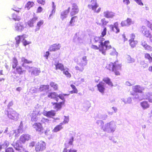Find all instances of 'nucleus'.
Masks as SVG:
<instances>
[{"instance_id":"50","label":"nucleus","mask_w":152,"mask_h":152,"mask_svg":"<svg viewBox=\"0 0 152 152\" xmlns=\"http://www.w3.org/2000/svg\"><path fill=\"white\" fill-rule=\"evenodd\" d=\"M49 120L47 118H43L41 120V122L42 123L46 124V123H48Z\"/></svg>"},{"instance_id":"57","label":"nucleus","mask_w":152,"mask_h":152,"mask_svg":"<svg viewBox=\"0 0 152 152\" xmlns=\"http://www.w3.org/2000/svg\"><path fill=\"white\" fill-rule=\"evenodd\" d=\"M23 45L25 46L29 44L30 43V42L27 41L26 40L23 39Z\"/></svg>"},{"instance_id":"53","label":"nucleus","mask_w":152,"mask_h":152,"mask_svg":"<svg viewBox=\"0 0 152 152\" xmlns=\"http://www.w3.org/2000/svg\"><path fill=\"white\" fill-rule=\"evenodd\" d=\"M56 12V9H55V7H53V8L51 11V13L50 14V15H49V17H50L52 15H54Z\"/></svg>"},{"instance_id":"61","label":"nucleus","mask_w":152,"mask_h":152,"mask_svg":"<svg viewBox=\"0 0 152 152\" xmlns=\"http://www.w3.org/2000/svg\"><path fill=\"white\" fill-rule=\"evenodd\" d=\"M73 141V137H72L71 138L70 140L69 141V144L70 145H72V143Z\"/></svg>"},{"instance_id":"13","label":"nucleus","mask_w":152,"mask_h":152,"mask_svg":"<svg viewBox=\"0 0 152 152\" xmlns=\"http://www.w3.org/2000/svg\"><path fill=\"white\" fill-rule=\"evenodd\" d=\"M141 31L142 34L146 37H148L151 35L149 31L144 26L142 27Z\"/></svg>"},{"instance_id":"17","label":"nucleus","mask_w":152,"mask_h":152,"mask_svg":"<svg viewBox=\"0 0 152 152\" xmlns=\"http://www.w3.org/2000/svg\"><path fill=\"white\" fill-rule=\"evenodd\" d=\"M8 116L10 118L14 119L18 116V114L14 111H12L8 113Z\"/></svg>"},{"instance_id":"25","label":"nucleus","mask_w":152,"mask_h":152,"mask_svg":"<svg viewBox=\"0 0 152 152\" xmlns=\"http://www.w3.org/2000/svg\"><path fill=\"white\" fill-rule=\"evenodd\" d=\"M56 70H60L61 71H64L65 68L63 64L61 63H57L55 65Z\"/></svg>"},{"instance_id":"62","label":"nucleus","mask_w":152,"mask_h":152,"mask_svg":"<svg viewBox=\"0 0 152 152\" xmlns=\"http://www.w3.org/2000/svg\"><path fill=\"white\" fill-rule=\"evenodd\" d=\"M21 148V147L20 146H18L17 147H15V149L18 151H20V148Z\"/></svg>"},{"instance_id":"37","label":"nucleus","mask_w":152,"mask_h":152,"mask_svg":"<svg viewBox=\"0 0 152 152\" xmlns=\"http://www.w3.org/2000/svg\"><path fill=\"white\" fill-rule=\"evenodd\" d=\"M50 86L52 87L54 90H57L58 88V85L55 83L51 82L50 83Z\"/></svg>"},{"instance_id":"58","label":"nucleus","mask_w":152,"mask_h":152,"mask_svg":"<svg viewBox=\"0 0 152 152\" xmlns=\"http://www.w3.org/2000/svg\"><path fill=\"white\" fill-rule=\"evenodd\" d=\"M49 55V53L48 51H47L46 52L45 55H44V56L46 58L48 59V56Z\"/></svg>"},{"instance_id":"19","label":"nucleus","mask_w":152,"mask_h":152,"mask_svg":"<svg viewBox=\"0 0 152 152\" xmlns=\"http://www.w3.org/2000/svg\"><path fill=\"white\" fill-rule=\"evenodd\" d=\"M11 64L13 69H15V68L18 66V61L17 58L16 57H14L13 58Z\"/></svg>"},{"instance_id":"63","label":"nucleus","mask_w":152,"mask_h":152,"mask_svg":"<svg viewBox=\"0 0 152 152\" xmlns=\"http://www.w3.org/2000/svg\"><path fill=\"white\" fill-rule=\"evenodd\" d=\"M126 85L128 86H131L132 85L129 82H126Z\"/></svg>"},{"instance_id":"26","label":"nucleus","mask_w":152,"mask_h":152,"mask_svg":"<svg viewBox=\"0 0 152 152\" xmlns=\"http://www.w3.org/2000/svg\"><path fill=\"white\" fill-rule=\"evenodd\" d=\"M55 114L56 113L55 111L51 110L45 113L44 115L47 117H51V116H54Z\"/></svg>"},{"instance_id":"49","label":"nucleus","mask_w":152,"mask_h":152,"mask_svg":"<svg viewBox=\"0 0 152 152\" xmlns=\"http://www.w3.org/2000/svg\"><path fill=\"white\" fill-rule=\"evenodd\" d=\"M36 144V142L34 141L31 142L29 144V146L30 148L34 147Z\"/></svg>"},{"instance_id":"21","label":"nucleus","mask_w":152,"mask_h":152,"mask_svg":"<svg viewBox=\"0 0 152 152\" xmlns=\"http://www.w3.org/2000/svg\"><path fill=\"white\" fill-rule=\"evenodd\" d=\"M132 23L131 19L129 18H127V19L121 22V25L122 26H125L127 25H129Z\"/></svg>"},{"instance_id":"51","label":"nucleus","mask_w":152,"mask_h":152,"mask_svg":"<svg viewBox=\"0 0 152 152\" xmlns=\"http://www.w3.org/2000/svg\"><path fill=\"white\" fill-rule=\"evenodd\" d=\"M37 2L39 4L44 5L45 3V0H37Z\"/></svg>"},{"instance_id":"22","label":"nucleus","mask_w":152,"mask_h":152,"mask_svg":"<svg viewBox=\"0 0 152 152\" xmlns=\"http://www.w3.org/2000/svg\"><path fill=\"white\" fill-rule=\"evenodd\" d=\"M103 81L106 84L110 86L113 87V84L111 81L110 79L108 77H104L103 78Z\"/></svg>"},{"instance_id":"7","label":"nucleus","mask_w":152,"mask_h":152,"mask_svg":"<svg viewBox=\"0 0 152 152\" xmlns=\"http://www.w3.org/2000/svg\"><path fill=\"white\" fill-rule=\"evenodd\" d=\"M118 24L117 22L115 23L113 25H110L109 26L110 29L116 33H118L120 30L118 27Z\"/></svg>"},{"instance_id":"2","label":"nucleus","mask_w":152,"mask_h":152,"mask_svg":"<svg viewBox=\"0 0 152 152\" xmlns=\"http://www.w3.org/2000/svg\"><path fill=\"white\" fill-rule=\"evenodd\" d=\"M106 68L110 71L114 72L115 75H118L120 74V71L121 69V65L117 64L115 62H110L106 65Z\"/></svg>"},{"instance_id":"59","label":"nucleus","mask_w":152,"mask_h":152,"mask_svg":"<svg viewBox=\"0 0 152 152\" xmlns=\"http://www.w3.org/2000/svg\"><path fill=\"white\" fill-rule=\"evenodd\" d=\"M77 150L74 149H70L68 151V152H77Z\"/></svg>"},{"instance_id":"8","label":"nucleus","mask_w":152,"mask_h":152,"mask_svg":"<svg viewBox=\"0 0 152 152\" xmlns=\"http://www.w3.org/2000/svg\"><path fill=\"white\" fill-rule=\"evenodd\" d=\"M79 11V8L76 4H73L72 5V11L70 13L71 16H73L77 14Z\"/></svg>"},{"instance_id":"46","label":"nucleus","mask_w":152,"mask_h":152,"mask_svg":"<svg viewBox=\"0 0 152 152\" xmlns=\"http://www.w3.org/2000/svg\"><path fill=\"white\" fill-rule=\"evenodd\" d=\"M9 145V142L7 141H5L3 143L2 145H1L2 146V148H7Z\"/></svg>"},{"instance_id":"10","label":"nucleus","mask_w":152,"mask_h":152,"mask_svg":"<svg viewBox=\"0 0 152 152\" xmlns=\"http://www.w3.org/2000/svg\"><path fill=\"white\" fill-rule=\"evenodd\" d=\"M70 10V7H69L67 9L64 10L61 12L60 14V18L62 20H64L67 17Z\"/></svg>"},{"instance_id":"40","label":"nucleus","mask_w":152,"mask_h":152,"mask_svg":"<svg viewBox=\"0 0 152 152\" xmlns=\"http://www.w3.org/2000/svg\"><path fill=\"white\" fill-rule=\"evenodd\" d=\"M82 59L83 60V61H84V63H82L81 64H79V65L80 66H85L87 64V60L86 58V56H84L82 58Z\"/></svg>"},{"instance_id":"23","label":"nucleus","mask_w":152,"mask_h":152,"mask_svg":"<svg viewBox=\"0 0 152 152\" xmlns=\"http://www.w3.org/2000/svg\"><path fill=\"white\" fill-rule=\"evenodd\" d=\"M64 101L60 102L59 103H54L53 104V105H55L54 108L56 109L57 111H58L61 108L62 105L64 104Z\"/></svg>"},{"instance_id":"35","label":"nucleus","mask_w":152,"mask_h":152,"mask_svg":"<svg viewBox=\"0 0 152 152\" xmlns=\"http://www.w3.org/2000/svg\"><path fill=\"white\" fill-rule=\"evenodd\" d=\"M40 71L37 68H35L33 69V70L31 72V74L35 76H37L39 75L40 73Z\"/></svg>"},{"instance_id":"45","label":"nucleus","mask_w":152,"mask_h":152,"mask_svg":"<svg viewBox=\"0 0 152 152\" xmlns=\"http://www.w3.org/2000/svg\"><path fill=\"white\" fill-rule=\"evenodd\" d=\"M79 66L80 67H79V66H76L75 67L76 69L77 70H78V71H82L84 69V68L83 67L84 66H80V65H79Z\"/></svg>"},{"instance_id":"30","label":"nucleus","mask_w":152,"mask_h":152,"mask_svg":"<svg viewBox=\"0 0 152 152\" xmlns=\"http://www.w3.org/2000/svg\"><path fill=\"white\" fill-rule=\"evenodd\" d=\"M44 24V21L41 20L39 21L37 23L36 28H35V31H37L39 30L41 26H42Z\"/></svg>"},{"instance_id":"32","label":"nucleus","mask_w":152,"mask_h":152,"mask_svg":"<svg viewBox=\"0 0 152 152\" xmlns=\"http://www.w3.org/2000/svg\"><path fill=\"white\" fill-rule=\"evenodd\" d=\"M49 88V85H41L39 88V90L41 91H46L48 90Z\"/></svg>"},{"instance_id":"9","label":"nucleus","mask_w":152,"mask_h":152,"mask_svg":"<svg viewBox=\"0 0 152 152\" xmlns=\"http://www.w3.org/2000/svg\"><path fill=\"white\" fill-rule=\"evenodd\" d=\"M106 41H108L109 42L108 44V45L109 46V47L108 48H107L106 49V50L105 51V54H103V55H105L106 54V51L107 50H110L109 52L110 54L111 55H114L115 54L116 52L115 49L114 48H112L111 47V45H110V42L109 40H106Z\"/></svg>"},{"instance_id":"4","label":"nucleus","mask_w":152,"mask_h":152,"mask_svg":"<svg viewBox=\"0 0 152 152\" xmlns=\"http://www.w3.org/2000/svg\"><path fill=\"white\" fill-rule=\"evenodd\" d=\"M99 6L96 0H91L90 4L88 5L89 9H91L94 12L96 13H98L101 11V7H99L96 10Z\"/></svg>"},{"instance_id":"18","label":"nucleus","mask_w":152,"mask_h":152,"mask_svg":"<svg viewBox=\"0 0 152 152\" xmlns=\"http://www.w3.org/2000/svg\"><path fill=\"white\" fill-rule=\"evenodd\" d=\"M60 47V45L59 44H54L50 47L49 50L50 51H55L59 49Z\"/></svg>"},{"instance_id":"39","label":"nucleus","mask_w":152,"mask_h":152,"mask_svg":"<svg viewBox=\"0 0 152 152\" xmlns=\"http://www.w3.org/2000/svg\"><path fill=\"white\" fill-rule=\"evenodd\" d=\"M141 104L142 107L144 109L148 108L149 106L148 102H143L141 103Z\"/></svg>"},{"instance_id":"44","label":"nucleus","mask_w":152,"mask_h":152,"mask_svg":"<svg viewBox=\"0 0 152 152\" xmlns=\"http://www.w3.org/2000/svg\"><path fill=\"white\" fill-rule=\"evenodd\" d=\"M12 18L13 20H15L19 21L20 20V18L19 16H18L15 14L12 15Z\"/></svg>"},{"instance_id":"36","label":"nucleus","mask_w":152,"mask_h":152,"mask_svg":"<svg viewBox=\"0 0 152 152\" xmlns=\"http://www.w3.org/2000/svg\"><path fill=\"white\" fill-rule=\"evenodd\" d=\"M144 57L145 58L148 60L150 62H152V56H151L150 54L148 53H145Z\"/></svg>"},{"instance_id":"27","label":"nucleus","mask_w":152,"mask_h":152,"mask_svg":"<svg viewBox=\"0 0 152 152\" xmlns=\"http://www.w3.org/2000/svg\"><path fill=\"white\" fill-rule=\"evenodd\" d=\"M72 16V17L69 22V25L71 26L73 25L74 23L77 21L78 19L77 16Z\"/></svg>"},{"instance_id":"43","label":"nucleus","mask_w":152,"mask_h":152,"mask_svg":"<svg viewBox=\"0 0 152 152\" xmlns=\"http://www.w3.org/2000/svg\"><path fill=\"white\" fill-rule=\"evenodd\" d=\"M23 36V35L18 36L15 38L16 42L17 44L18 45L20 43V37H22Z\"/></svg>"},{"instance_id":"3","label":"nucleus","mask_w":152,"mask_h":152,"mask_svg":"<svg viewBox=\"0 0 152 152\" xmlns=\"http://www.w3.org/2000/svg\"><path fill=\"white\" fill-rule=\"evenodd\" d=\"M32 126L38 134L41 135L44 133L45 134H47V131L45 130L41 123H35L33 124Z\"/></svg>"},{"instance_id":"41","label":"nucleus","mask_w":152,"mask_h":152,"mask_svg":"<svg viewBox=\"0 0 152 152\" xmlns=\"http://www.w3.org/2000/svg\"><path fill=\"white\" fill-rule=\"evenodd\" d=\"M107 28L106 27H104L103 31L101 32V35L100 37L103 38L104 36H105L107 33Z\"/></svg>"},{"instance_id":"56","label":"nucleus","mask_w":152,"mask_h":152,"mask_svg":"<svg viewBox=\"0 0 152 152\" xmlns=\"http://www.w3.org/2000/svg\"><path fill=\"white\" fill-rule=\"evenodd\" d=\"M146 99H148L149 102H152V96H148Z\"/></svg>"},{"instance_id":"12","label":"nucleus","mask_w":152,"mask_h":152,"mask_svg":"<svg viewBox=\"0 0 152 152\" xmlns=\"http://www.w3.org/2000/svg\"><path fill=\"white\" fill-rule=\"evenodd\" d=\"M30 138L28 134H23L20 137L19 141L21 143H24L26 141L29 140Z\"/></svg>"},{"instance_id":"60","label":"nucleus","mask_w":152,"mask_h":152,"mask_svg":"<svg viewBox=\"0 0 152 152\" xmlns=\"http://www.w3.org/2000/svg\"><path fill=\"white\" fill-rule=\"evenodd\" d=\"M123 2L126 4H128L130 3L129 0H123Z\"/></svg>"},{"instance_id":"55","label":"nucleus","mask_w":152,"mask_h":152,"mask_svg":"<svg viewBox=\"0 0 152 152\" xmlns=\"http://www.w3.org/2000/svg\"><path fill=\"white\" fill-rule=\"evenodd\" d=\"M134 1L139 5H143V4L141 0H134Z\"/></svg>"},{"instance_id":"6","label":"nucleus","mask_w":152,"mask_h":152,"mask_svg":"<svg viewBox=\"0 0 152 152\" xmlns=\"http://www.w3.org/2000/svg\"><path fill=\"white\" fill-rule=\"evenodd\" d=\"M68 121V119H67L66 120H64L63 122L59 124L56 126L54 128L53 131L54 132H57L60 131L63 128L62 125L67 123Z\"/></svg>"},{"instance_id":"54","label":"nucleus","mask_w":152,"mask_h":152,"mask_svg":"<svg viewBox=\"0 0 152 152\" xmlns=\"http://www.w3.org/2000/svg\"><path fill=\"white\" fill-rule=\"evenodd\" d=\"M42 11V8L41 6L39 7L37 10V13H39L41 12Z\"/></svg>"},{"instance_id":"29","label":"nucleus","mask_w":152,"mask_h":152,"mask_svg":"<svg viewBox=\"0 0 152 152\" xmlns=\"http://www.w3.org/2000/svg\"><path fill=\"white\" fill-rule=\"evenodd\" d=\"M70 86L72 89L73 90L69 91V93L70 94L77 93L78 91L74 84H71L70 85Z\"/></svg>"},{"instance_id":"16","label":"nucleus","mask_w":152,"mask_h":152,"mask_svg":"<svg viewBox=\"0 0 152 152\" xmlns=\"http://www.w3.org/2000/svg\"><path fill=\"white\" fill-rule=\"evenodd\" d=\"M104 84V83L102 82H100L97 85L98 91L102 93H103L104 92L105 88Z\"/></svg>"},{"instance_id":"5","label":"nucleus","mask_w":152,"mask_h":152,"mask_svg":"<svg viewBox=\"0 0 152 152\" xmlns=\"http://www.w3.org/2000/svg\"><path fill=\"white\" fill-rule=\"evenodd\" d=\"M46 148V144L43 141H40L36 144L35 150L37 152L41 151L44 150Z\"/></svg>"},{"instance_id":"33","label":"nucleus","mask_w":152,"mask_h":152,"mask_svg":"<svg viewBox=\"0 0 152 152\" xmlns=\"http://www.w3.org/2000/svg\"><path fill=\"white\" fill-rule=\"evenodd\" d=\"M129 41L130 45L133 48L135 47L137 43V42L134 40V38L130 39Z\"/></svg>"},{"instance_id":"1","label":"nucleus","mask_w":152,"mask_h":152,"mask_svg":"<svg viewBox=\"0 0 152 152\" xmlns=\"http://www.w3.org/2000/svg\"><path fill=\"white\" fill-rule=\"evenodd\" d=\"M94 40L95 42H99L100 44L99 45L98 47L97 45H92L91 46V48L94 50H99L102 54H105L106 48L109 47V46L108 45L109 42L105 41L103 42L104 40V39L100 37H95Z\"/></svg>"},{"instance_id":"24","label":"nucleus","mask_w":152,"mask_h":152,"mask_svg":"<svg viewBox=\"0 0 152 152\" xmlns=\"http://www.w3.org/2000/svg\"><path fill=\"white\" fill-rule=\"evenodd\" d=\"M141 44L145 50L151 51H152V47L148 45L146 41H142Z\"/></svg>"},{"instance_id":"42","label":"nucleus","mask_w":152,"mask_h":152,"mask_svg":"<svg viewBox=\"0 0 152 152\" xmlns=\"http://www.w3.org/2000/svg\"><path fill=\"white\" fill-rule=\"evenodd\" d=\"M127 60L128 62L129 63H131L134 61V59L133 58L131 57L128 56L127 57Z\"/></svg>"},{"instance_id":"28","label":"nucleus","mask_w":152,"mask_h":152,"mask_svg":"<svg viewBox=\"0 0 152 152\" xmlns=\"http://www.w3.org/2000/svg\"><path fill=\"white\" fill-rule=\"evenodd\" d=\"M133 90L134 92L136 93H141L142 91V89L140 86L138 85L134 86Z\"/></svg>"},{"instance_id":"38","label":"nucleus","mask_w":152,"mask_h":152,"mask_svg":"<svg viewBox=\"0 0 152 152\" xmlns=\"http://www.w3.org/2000/svg\"><path fill=\"white\" fill-rule=\"evenodd\" d=\"M67 69L66 70H65L63 71V73L64 74L66 75V77L68 78H70L71 77V74L69 72L68 70V69L66 68Z\"/></svg>"},{"instance_id":"52","label":"nucleus","mask_w":152,"mask_h":152,"mask_svg":"<svg viewBox=\"0 0 152 152\" xmlns=\"http://www.w3.org/2000/svg\"><path fill=\"white\" fill-rule=\"evenodd\" d=\"M147 24L148 27L152 30V24L151 23L148 21H147Z\"/></svg>"},{"instance_id":"11","label":"nucleus","mask_w":152,"mask_h":152,"mask_svg":"<svg viewBox=\"0 0 152 152\" xmlns=\"http://www.w3.org/2000/svg\"><path fill=\"white\" fill-rule=\"evenodd\" d=\"M13 73L15 74H18L19 75H22L26 72L25 70L23 69L21 66H17L15 69H13Z\"/></svg>"},{"instance_id":"15","label":"nucleus","mask_w":152,"mask_h":152,"mask_svg":"<svg viewBox=\"0 0 152 152\" xmlns=\"http://www.w3.org/2000/svg\"><path fill=\"white\" fill-rule=\"evenodd\" d=\"M15 30L16 31H22L24 29V27L23 23L19 22L15 23Z\"/></svg>"},{"instance_id":"64","label":"nucleus","mask_w":152,"mask_h":152,"mask_svg":"<svg viewBox=\"0 0 152 152\" xmlns=\"http://www.w3.org/2000/svg\"><path fill=\"white\" fill-rule=\"evenodd\" d=\"M149 71L152 72V66H150L148 69Z\"/></svg>"},{"instance_id":"20","label":"nucleus","mask_w":152,"mask_h":152,"mask_svg":"<svg viewBox=\"0 0 152 152\" xmlns=\"http://www.w3.org/2000/svg\"><path fill=\"white\" fill-rule=\"evenodd\" d=\"M104 16L107 18H113L114 16V13L109 11H106L104 12Z\"/></svg>"},{"instance_id":"48","label":"nucleus","mask_w":152,"mask_h":152,"mask_svg":"<svg viewBox=\"0 0 152 152\" xmlns=\"http://www.w3.org/2000/svg\"><path fill=\"white\" fill-rule=\"evenodd\" d=\"M101 22L102 25H106L108 23V22L107 21L105 18H103L101 20Z\"/></svg>"},{"instance_id":"14","label":"nucleus","mask_w":152,"mask_h":152,"mask_svg":"<svg viewBox=\"0 0 152 152\" xmlns=\"http://www.w3.org/2000/svg\"><path fill=\"white\" fill-rule=\"evenodd\" d=\"M38 18L37 17H33L31 19L28 20L27 22V25L30 27H32L34 26V24L38 20Z\"/></svg>"},{"instance_id":"34","label":"nucleus","mask_w":152,"mask_h":152,"mask_svg":"<svg viewBox=\"0 0 152 152\" xmlns=\"http://www.w3.org/2000/svg\"><path fill=\"white\" fill-rule=\"evenodd\" d=\"M21 61L23 63L22 64V66H24L25 64H30L32 62L31 61H29L23 57L21 58Z\"/></svg>"},{"instance_id":"47","label":"nucleus","mask_w":152,"mask_h":152,"mask_svg":"<svg viewBox=\"0 0 152 152\" xmlns=\"http://www.w3.org/2000/svg\"><path fill=\"white\" fill-rule=\"evenodd\" d=\"M5 152H15L14 150L12 147H9L5 150Z\"/></svg>"},{"instance_id":"31","label":"nucleus","mask_w":152,"mask_h":152,"mask_svg":"<svg viewBox=\"0 0 152 152\" xmlns=\"http://www.w3.org/2000/svg\"><path fill=\"white\" fill-rule=\"evenodd\" d=\"M34 5V2L33 1H29L27 2L25 6V8H26L27 10H29L31 7H33Z\"/></svg>"}]
</instances>
